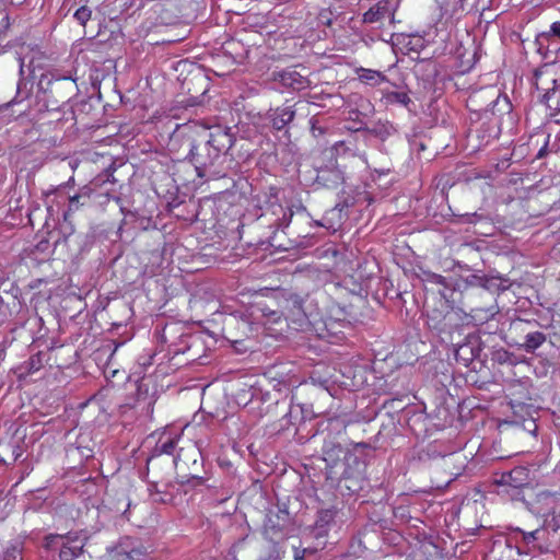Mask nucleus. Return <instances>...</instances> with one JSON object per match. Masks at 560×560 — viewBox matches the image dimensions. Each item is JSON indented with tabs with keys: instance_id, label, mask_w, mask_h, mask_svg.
Wrapping results in <instances>:
<instances>
[{
	"instance_id": "nucleus-21",
	"label": "nucleus",
	"mask_w": 560,
	"mask_h": 560,
	"mask_svg": "<svg viewBox=\"0 0 560 560\" xmlns=\"http://www.w3.org/2000/svg\"><path fill=\"white\" fill-rule=\"evenodd\" d=\"M467 465V458L460 452H454L442 457V467L451 476L458 477Z\"/></svg>"
},
{
	"instance_id": "nucleus-9",
	"label": "nucleus",
	"mask_w": 560,
	"mask_h": 560,
	"mask_svg": "<svg viewBox=\"0 0 560 560\" xmlns=\"http://www.w3.org/2000/svg\"><path fill=\"white\" fill-rule=\"evenodd\" d=\"M108 560H141L147 556V548L136 538L126 536L107 549Z\"/></svg>"
},
{
	"instance_id": "nucleus-45",
	"label": "nucleus",
	"mask_w": 560,
	"mask_h": 560,
	"mask_svg": "<svg viewBox=\"0 0 560 560\" xmlns=\"http://www.w3.org/2000/svg\"><path fill=\"white\" fill-rule=\"evenodd\" d=\"M502 101H503V103H504L505 107H506V108H509V107H510V104H509V100H508V97H506V96H504Z\"/></svg>"
},
{
	"instance_id": "nucleus-4",
	"label": "nucleus",
	"mask_w": 560,
	"mask_h": 560,
	"mask_svg": "<svg viewBox=\"0 0 560 560\" xmlns=\"http://www.w3.org/2000/svg\"><path fill=\"white\" fill-rule=\"evenodd\" d=\"M75 79L55 77L51 73L40 75L37 83L36 107L38 112H55L67 105L78 94Z\"/></svg>"
},
{
	"instance_id": "nucleus-11",
	"label": "nucleus",
	"mask_w": 560,
	"mask_h": 560,
	"mask_svg": "<svg viewBox=\"0 0 560 560\" xmlns=\"http://www.w3.org/2000/svg\"><path fill=\"white\" fill-rule=\"evenodd\" d=\"M545 534L546 529L544 528H537L535 530L525 532L516 527L512 530L511 539H514L515 542L517 544V552L520 555L523 552L521 544H523V547L526 548V553L535 551H537L538 553H547L549 551V547L547 545L541 544Z\"/></svg>"
},
{
	"instance_id": "nucleus-1",
	"label": "nucleus",
	"mask_w": 560,
	"mask_h": 560,
	"mask_svg": "<svg viewBox=\"0 0 560 560\" xmlns=\"http://www.w3.org/2000/svg\"><path fill=\"white\" fill-rule=\"evenodd\" d=\"M237 139L230 127L209 128L197 122L177 125L170 137V151L188 161L199 178L219 179L226 176L224 162L234 158Z\"/></svg>"
},
{
	"instance_id": "nucleus-43",
	"label": "nucleus",
	"mask_w": 560,
	"mask_h": 560,
	"mask_svg": "<svg viewBox=\"0 0 560 560\" xmlns=\"http://www.w3.org/2000/svg\"><path fill=\"white\" fill-rule=\"evenodd\" d=\"M304 553H305V549L296 550L294 553V560H305Z\"/></svg>"
},
{
	"instance_id": "nucleus-19",
	"label": "nucleus",
	"mask_w": 560,
	"mask_h": 560,
	"mask_svg": "<svg viewBox=\"0 0 560 560\" xmlns=\"http://www.w3.org/2000/svg\"><path fill=\"white\" fill-rule=\"evenodd\" d=\"M394 11L390 0H380L363 14L362 21L366 24L377 23L387 16L393 18Z\"/></svg>"
},
{
	"instance_id": "nucleus-44",
	"label": "nucleus",
	"mask_w": 560,
	"mask_h": 560,
	"mask_svg": "<svg viewBox=\"0 0 560 560\" xmlns=\"http://www.w3.org/2000/svg\"><path fill=\"white\" fill-rule=\"evenodd\" d=\"M19 61H20V74L23 75V72H24V62L21 58H19Z\"/></svg>"
},
{
	"instance_id": "nucleus-2",
	"label": "nucleus",
	"mask_w": 560,
	"mask_h": 560,
	"mask_svg": "<svg viewBox=\"0 0 560 560\" xmlns=\"http://www.w3.org/2000/svg\"><path fill=\"white\" fill-rule=\"evenodd\" d=\"M368 443H357L352 450L340 444L325 442L323 459L326 464V480L341 495H352L366 485V460L363 454L369 448Z\"/></svg>"
},
{
	"instance_id": "nucleus-36",
	"label": "nucleus",
	"mask_w": 560,
	"mask_h": 560,
	"mask_svg": "<svg viewBox=\"0 0 560 560\" xmlns=\"http://www.w3.org/2000/svg\"><path fill=\"white\" fill-rule=\"evenodd\" d=\"M362 79H364L366 81L378 82V81H385L386 78L378 71L368 69V70H364V73L362 74Z\"/></svg>"
},
{
	"instance_id": "nucleus-28",
	"label": "nucleus",
	"mask_w": 560,
	"mask_h": 560,
	"mask_svg": "<svg viewBox=\"0 0 560 560\" xmlns=\"http://www.w3.org/2000/svg\"><path fill=\"white\" fill-rule=\"evenodd\" d=\"M137 402H144L148 406V410L152 409V405L154 400L149 396V385L145 384L144 378H142L137 386Z\"/></svg>"
},
{
	"instance_id": "nucleus-30",
	"label": "nucleus",
	"mask_w": 560,
	"mask_h": 560,
	"mask_svg": "<svg viewBox=\"0 0 560 560\" xmlns=\"http://www.w3.org/2000/svg\"><path fill=\"white\" fill-rule=\"evenodd\" d=\"M26 88V82L23 81V79H20L15 83V95L14 97L5 103V106L9 107L11 104H18L21 103L23 100H25L28 96L27 92H23V89Z\"/></svg>"
},
{
	"instance_id": "nucleus-16",
	"label": "nucleus",
	"mask_w": 560,
	"mask_h": 560,
	"mask_svg": "<svg viewBox=\"0 0 560 560\" xmlns=\"http://www.w3.org/2000/svg\"><path fill=\"white\" fill-rule=\"evenodd\" d=\"M504 282H508V279L501 276H486L482 289L478 290L475 295L488 302H495L492 294L504 292L510 288Z\"/></svg>"
},
{
	"instance_id": "nucleus-24",
	"label": "nucleus",
	"mask_w": 560,
	"mask_h": 560,
	"mask_svg": "<svg viewBox=\"0 0 560 560\" xmlns=\"http://www.w3.org/2000/svg\"><path fill=\"white\" fill-rule=\"evenodd\" d=\"M178 439L176 438H167L166 440L160 439L156 443L152 456L148 459V465L151 463L154 457L160 456L162 454L171 455L176 448Z\"/></svg>"
},
{
	"instance_id": "nucleus-41",
	"label": "nucleus",
	"mask_w": 560,
	"mask_h": 560,
	"mask_svg": "<svg viewBox=\"0 0 560 560\" xmlns=\"http://www.w3.org/2000/svg\"><path fill=\"white\" fill-rule=\"evenodd\" d=\"M549 34L560 38V22H553L551 25H550V31L548 34H544L545 36H548Z\"/></svg>"
},
{
	"instance_id": "nucleus-3",
	"label": "nucleus",
	"mask_w": 560,
	"mask_h": 560,
	"mask_svg": "<svg viewBox=\"0 0 560 560\" xmlns=\"http://www.w3.org/2000/svg\"><path fill=\"white\" fill-rule=\"evenodd\" d=\"M499 312L495 302L482 300V306H469V312L464 316L459 310L450 308L444 314L433 310L429 315V325L439 332L453 334L464 324L472 322L476 325H482L491 320Z\"/></svg>"
},
{
	"instance_id": "nucleus-6",
	"label": "nucleus",
	"mask_w": 560,
	"mask_h": 560,
	"mask_svg": "<svg viewBox=\"0 0 560 560\" xmlns=\"http://www.w3.org/2000/svg\"><path fill=\"white\" fill-rule=\"evenodd\" d=\"M173 462L180 485L195 488L205 485L208 480L207 472L203 470V458L197 447L180 448Z\"/></svg>"
},
{
	"instance_id": "nucleus-29",
	"label": "nucleus",
	"mask_w": 560,
	"mask_h": 560,
	"mask_svg": "<svg viewBox=\"0 0 560 560\" xmlns=\"http://www.w3.org/2000/svg\"><path fill=\"white\" fill-rule=\"evenodd\" d=\"M354 203H355V198L350 192L342 190L339 195V200L336 203L335 209H337L341 212L345 209H348V208L354 206Z\"/></svg>"
},
{
	"instance_id": "nucleus-17",
	"label": "nucleus",
	"mask_w": 560,
	"mask_h": 560,
	"mask_svg": "<svg viewBox=\"0 0 560 560\" xmlns=\"http://www.w3.org/2000/svg\"><path fill=\"white\" fill-rule=\"evenodd\" d=\"M304 106L302 103H296L294 107H277L270 114L272 127L277 130L284 129L294 119L296 112L303 109Z\"/></svg>"
},
{
	"instance_id": "nucleus-25",
	"label": "nucleus",
	"mask_w": 560,
	"mask_h": 560,
	"mask_svg": "<svg viewBox=\"0 0 560 560\" xmlns=\"http://www.w3.org/2000/svg\"><path fill=\"white\" fill-rule=\"evenodd\" d=\"M383 98L386 105L400 104L408 107L411 103V98L406 92L386 91L383 93Z\"/></svg>"
},
{
	"instance_id": "nucleus-39",
	"label": "nucleus",
	"mask_w": 560,
	"mask_h": 560,
	"mask_svg": "<svg viewBox=\"0 0 560 560\" xmlns=\"http://www.w3.org/2000/svg\"><path fill=\"white\" fill-rule=\"evenodd\" d=\"M2 560H23L22 553L18 548L5 550Z\"/></svg>"
},
{
	"instance_id": "nucleus-47",
	"label": "nucleus",
	"mask_w": 560,
	"mask_h": 560,
	"mask_svg": "<svg viewBox=\"0 0 560 560\" xmlns=\"http://www.w3.org/2000/svg\"><path fill=\"white\" fill-rule=\"evenodd\" d=\"M4 279V272L0 269V282Z\"/></svg>"
},
{
	"instance_id": "nucleus-18",
	"label": "nucleus",
	"mask_w": 560,
	"mask_h": 560,
	"mask_svg": "<svg viewBox=\"0 0 560 560\" xmlns=\"http://www.w3.org/2000/svg\"><path fill=\"white\" fill-rule=\"evenodd\" d=\"M285 317L300 325L306 319V312L304 310V299L295 293H291L284 301Z\"/></svg>"
},
{
	"instance_id": "nucleus-27",
	"label": "nucleus",
	"mask_w": 560,
	"mask_h": 560,
	"mask_svg": "<svg viewBox=\"0 0 560 560\" xmlns=\"http://www.w3.org/2000/svg\"><path fill=\"white\" fill-rule=\"evenodd\" d=\"M283 552L282 546L279 544H267L258 560H281Z\"/></svg>"
},
{
	"instance_id": "nucleus-31",
	"label": "nucleus",
	"mask_w": 560,
	"mask_h": 560,
	"mask_svg": "<svg viewBox=\"0 0 560 560\" xmlns=\"http://www.w3.org/2000/svg\"><path fill=\"white\" fill-rule=\"evenodd\" d=\"M91 16H92V10L88 5H81L73 13V18L82 26H85L88 21L91 20Z\"/></svg>"
},
{
	"instance_id": "nucleus-50",
	"label": "nucleus",
	"mask_w": 560,
	"mask_h": 560,
	"mask_svg": "<svg viewBox=\"0 0 560 560\" xmlns=\"http://www.w3.org/2000/svg\"><path fill=\"white\" fill-rule=\"evenodd\" d=\"M500 102H501V101H500V96H498V97H497V100H495V102H494V104H495V105H498V104H500Z\"/></svg>"
},
{
	"instance_id": "nucleus-34",
	"label": "nucleus",
	"mask_w": 560,
	"mask_h": 560,
	"mask_svg": "<svg viewBox=\"0 0 560 560\" xmlns=\"http://www.w3.org/2000/svg\"><path fill=\"white\" fill-rule=\"evenodd\" d=\"M279 210L282 212V218L277 220V226L280 229L288 228L293 215V210L292 208L284 210L281 206H279Z\"/></svg>"
},
{
	"instance_id": "nucleus-5",
	"label": "nucleus",
	"mask_w": 560,
	"mask_h": 560,
	"mask_svg": "<svg viewBox=\"0 0 560 560\" xmlns=\"http://www.w3.org/2000/svg\"><path fill=\"white\" fill-rule=\"evenodd\" d=\"M89 537L83 530H71L65 535L45 536L43 547L47 551H58L59 560H91L84 547Z\"/></svg>"
},
{
	"instance_id": "nucleus-15",
	"label": "nucleus",
	"mask_w": 560,
	"mask_h": 560,
	"mask_svg": "<svg viewBox=\"0 0 560 560\" xmlns=\"http://www.w3.org/2000/svg\"><path fill=\"white\" fill-rule=\"evenodd\" d=\"M345 182L343 172L337 166H326L317 171L315 183L324 188L336 189Z\"/></svg>"
},
{
	"instance_id": "nucleus-35",
	"label": "nucleus",
	"mask_w": 560,
	"mask_h": 560,
	"mask_svg": "<svg viewBox=\"0 0 560 560\" xmlns=\"http://www.w3.org/2000/svg\"><path fill=\"white\" fill-rule=\"evenodd\" d=\"M493 360L500 364L509 363L512 360V353L508 350L500 349L493 353Z\"/></svg>"
},
{
	"instance_id": "nucleus-22",
	"label": "nucleus",
	"mask_w": 560,
	"mask_h": 560,
	"mask_svg": "<svg viewBox=\"0 0 560 560\" xmlns=\"http://www.w3.org/2000/svg\"><path fill=\"white\" fill-rule=\"evenodd\" d=\"M279 81L287 88L302 90L306 85V79L294 70H283L279 73Z\"/></svg>"
},
{
	"instance_id": "nucleus-51",
	"label": "nucleus",
	"mask_w": 560,
	"mask_h": 560,
	"mask_svg": "<svg viewBox=\"0 0 560 560\" xmlns=\"http://www.w3.org/2000/svg\"><path fill=\"white\" fill-rule=\"evenodd\" d=\"M298 209L303 210V211L305 210V208L303 206H299Z\"/></svg>"
},
{
	"instance_id": "nucleus-33",
	"label": "nucleus",
	"mask_w": 560,
	"mask_h": 560,
	"mask_svg": "<svg viewBox=\"0 0 560 560\" xmlns=\"http://www.w3.org/2000/svg\"><path fill=\"white\" fill-rule=\"evenodd\" d=\"M43 365L42 354L37 353L35 355H32L26 362H25V369L28 373H34L38 371Z\"/></svg>"
},
{
	"instance_id": "nucleus-12",
	"label": "nucleus",
	"mask_w": 560,
	"mask_h": 560,
	"mask_svg": "<svg viewBox=\"0 0 560 560\" xmlns=\"http://www.w3.org/2000/svg\"><path fill=\"white\" fill-rule=\"evenodd\" d=\"M533 511L545 517L551 515L555 522V532L560 527V521L556 518L557 513L560 515V497L558 494L548 491L539 492L533 504Z\"/></svg>"
},
{
	"instance_id": "nucleus-10",
	"label": "nucleus",
	"mask_w": 560,
	"mask_h": 560,
	"mask_svg": "<svg viewBox=\"0 0 560 560\" xmlns=\"http://www.w3.org/2000/svg\"><path fill=\"white\" fill-rule=\"evenodd\" d=\"M530 471L526 467L517 466L509 471L501 472L494 479V482L499 487L504 488L502 492L514 497V491H518L524 487H527L530 483Z\"/></svg>"
},
{
	"instance_id": "nucleus-32",
	"label": "nucleus",
	"mask_w": 560,
	"mask_h": 560,
	"mask_svg": "<svg viewBox=\"0 0 560 560\" xmlns=\"http://www.w3.org/2000/svg\"><path fill=\"white\" fill-rule=\"evenodd\" d=\"M346 421L342 418L337 417L328 419L326 430H328L329 433L340 434L346 430Z\"/></svg>"
},
{
	"instance_id": "nucleus-40",
	"label": "nucleus",
	"mask_w": 560,
	"mask_h": 560,
	"mask_svg": "<svg viewBox=\"0 0 560 560\" xmlns=\"http://www.w3.org/2000/svg\"><path fill=\"white\" fill-rule=\"evenodd\" d=\"M428 280L430 282H433V283H436V284H441V285H444L446 287V279L445 277L441 276V275H438V273H430L428 276Z\"/></svg>"
},
{
	"instance_id": "nucleus-8",
	"label": "nucleus",
	"mask_w": 560,
	"mask_h": 560,
	"mask_svg": "<svg viewBox=\"0 0 560 560\" xmlns=\"http://www.w3.org/2000/svg\"><path fill=\"white\" fill-rule=\"evenodd\" d=\"M536 89L542 91L540 101L549 109L550 117L560 124V82L557 79L540 77L536 81Z\"/></svg>"
},
{
	"instance_id": "nucleus-48",
	"label": "nucleus",
	"mask_w": 560,
	"mask_h": 560,
	"mask_svg": "<svg viewBox=\"0 0 560 560\" xmlns=\"http://www.w3.org/2000/svg\"><path fill=\"white\" fill-rule=\"evenodd\" d=\"M464 217H467V218H471V217H474V218H476V217H477V213H472V214H468V213H467V214H465Z\"/></svg>"
},
{
	"instance_id": "nucleus-20",
	"label": "nucleus",
	"mask_w": 560,
	"mask_h": 560,
	"mask_svg": "<svg viewBox=\"0 0 560 560\" xmlns=\"http://www.w3.org/2000/svg\"><path fill=\"white\" fill-rule=\"evenodd\" d=\"M357 131L373 136L381 141H385L397 135V128L390 121L381 119L373 124L372 127H360Z\"/></svg>"
},
{
	"instance_id": "nucleus-26",
	"label": "nucleus",
	"mask_w": 560,
	"mask_h": 560,
	"mask_svg": "<svg viewBox=\"0 0 560 560\" xmlns=\"http://www.w3.org/2000/svg\"><path fill=\"white\" fill-rule=\"evenodd\" d=\"M485 277H486V275L474 273V275L468 276L465 279L467 289H469L468 291H466L467 299L476 296L475 293L478 290L482 289Z\"/></svg>"
},
{
	"instance_id": "nucleus-46",
	"label": "nucleus",
	"mask_w": 560,
	"mask_h": 560,
	"mask_svg": "<svg viewBox=\"0 0 560 560\" xmlns=\"http://www.w3.org/2000/svg\"><path fill=\"white\" fill-rule=\"evenodd\" d=\"M469 306H482V302L481 303H474V302H470L468 307Z\"/></svg>"
},
{
	"instance_id": "nucleus-37",
	"label": "nucleus",
	"mask_w": 560,
	"mask_h": 560,
	"mask_svg": "<svg viewBox=\"0 0 560 560\" xmlns=\"http://www.w3.org/2000/svg\"><path fill=\"white\" fill-rule=\"evenodd\" d=\"M82 197H86V198H89V196H88L86 194H77V195H74V196H71V197L69 198V206H68V210H69V211H77V210L79 209V207L82 205V203L80 202V199H81Z\"/></svg>"
},
{
	"instance_id": "nucleus-42",
	"label": "nucleus",
	"mask_w": 560,
	"mask_h": 560,
	"mask_svg": "<svg viewBox=\"0 0 560 560\" xmlns=\"http://www.w3.org/2000/svg\"><path fill=\"white\" fill-rule=\"evenodd\" d=\"M549 137L550 136L548 135L545 144L539 149L538 153L536 154V159H542L547 155Z\"/></svg>"
},
{
	"instance_id": "nucleus-14",
	"label": "nucleus",
	"mask_w": 560,
	"mask_h": 560,
	"mask_svg": "<svg viewBox=\"0 0 560 560\" xmlns=\"http://www.w3.org/2000/svg\"><path fill=\"white\" fill-rule=\"evenodd\" d=\"M337 513L338 510L336 506L319 510L317 512L316 521L311 529V535L315 539L325 538L336 523L335 518Z\"/></svg>"
},
{
	"instance_id": "nucleus-49",
	"label": "nucleus",
	"mask_w": 560,
	"mask_h": 560,
	"mask_svg": "<svg viewBox=\"0 0 560 560\" xmlns=\"http://www.w3.org/2000/svg\"><path fill=\"white\" fill-rule=\"evenodd\" d=\"M3 21H5V26H8V25H9V18H8V16H4V18H3Z\"/></svg>"
},
{
	"instance_id": "nucleus-7",
	"label": "nucleus",
	"mask_w": 560,
	"mask_h": 560,
	"mask_svg": "<svg viewBox=\"0 0 560 560\" xmlns=\"http://www.w3.org/2000/svg\"><path fill=\"white\" fill-rule=\"evenodd\" d=\"M292 526V517L287 503L279 501L271 503L266 509L265 520L262 524V534L268 540L267 544H279L283 541L290 534Z\"/></svg>"
},
{
	"instance_id": "nucleus-13",
	"label": "nucleus",
	"mask_w": 560,
	"mask_h": 560,
	"mask_svg": "<svg viewBox=\"0 0 560 560\" xmlns=\"http://www.w3.org/2000/svg\"><path fill=\"white\" fill-rule=\"evenodd\" d=\"M481 352V345L479 338L474 335H468L464 342L458 343L454 350V357L457 363L465 368H469L475 359Z\"/></svg>"
},
{
	"instance_id": "nucleus-23",
	"label": "nucleus",
	"mask_w": 560,
	"mask_h": 560,
	"mask_svg": "<svg viewBox=\"0 0 560 560\" xmlns=\"http://www.w3.org/2000/svg\"><path fill=\"white\" fill-rule=\"evenodd\" d=\"M547 337L541 331L528 332L521 348L527 353H534L545 341Z\"/></svg>"
},
{
	"instance_id": "nucleus-38",
	"label": "nucleus",
	"mask_w": 560,
	"mask_h": 560,
	"mask_svg": "<svg viewBox=\"0 0 560 560\" xmlns=\"http://www.w3.org/2000/svg\"><path fill=\"white\" fill-rule=\"evenodd\" d=\"M311 132L314 137L322 136L325 133V128L318 125V120L315 116H313L310 120Z\"/></svg>"
}]
</instances>
